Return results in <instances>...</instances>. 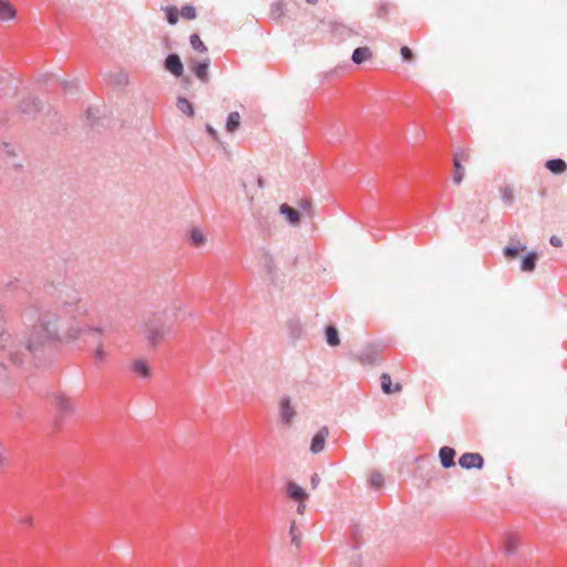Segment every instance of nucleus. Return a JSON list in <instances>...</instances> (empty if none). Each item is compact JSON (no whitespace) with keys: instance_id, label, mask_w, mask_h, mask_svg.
Returning <instances> with one entry per match:
<instances>
[{"instance_id":"32","label":"nucleus","mask_w":567,"mask_h":567,"mask_svg":"<svg viewBox=\"0 0 567 567\" xmlns=\"http://www.w3.org/2000/svg\"><path fill=\"white\" fill-rule=\"evenodd\" d=\"M262 264H264V267L266 268L268 275H272L274 270H275V264H274L272 257L269 254H264Z\"/></svg>"},{"instance_id":"38","label":"nucleus","mask_w":567,"mask_h":567,"mask_svg":"<svg viewBox=\"0 0 567 567\" xmlns=\"http://www.w3.org/2000/svg\"><path fill=\"white\" fill-rule=\"evenodd\" d=\"M7 463V456H6V447L0 442V468H2Z\"/></svg>"},{"instance_id":"47","label":"nucleus","mask_w":567,"mask_h":567,"mask_svg":"<svg viewBox=\"0 0 567 567\" xmlns=\"http://www.w3.org/2000/svg\"><path fill=\"white\" fill-rule=\"evenodd\" d=\"M307 2H309V3H316V2H317V0H307Z\"/></svg>"},{"instance_id":"36","label":"nucleus","mask_w":567,"mask_h":567,"mask_svg":"<svg viewBox=\"0 0 567 567\" xmlns=\"http://www.w3.org/2000/svg\"><path fill=\"white\" fill-rule=\"evenodd\" d=\"M295 529H296V523L292 522V524L290 526L291 543L298 547L300 545V536H298L295 533Z\"/></svg>"},{"instance_id":"43","label":"nucleus","mask_w":567,"mask_h":567,"mask_svg":"<svg viewBox=\"0 0 567 567\" xmlns=\"http://www.w3.org/2000/svg\"><path fill=\"white\" fill-rule=\"evenodd\" d=\"M300 207L303 209V210H310L311 208V203L307 199L302 200L301 204H300Z\"/></svg>"},{"instance_id":"4","label":"nucleus","mask_w":567,"mask_h":567,"mask_svg":"<svg viewBox=\"0 0 567 567\" xmlns=\"http://www.w3.org/2000/svg\"><path fill=\"white\" fill-rule=\"evenodd\" d=\"M52 403L56 409L58 417L63 419L74 413L75 406L71 399L62 393H55L52 399Z\"/></svg>"},{"instance_id":"27","label":"nucleus","mask_w":567,"mask_h":567,"mask_svg":"<svg viewBox=\"0 0 567 567\" xmlns=\"http://www.w3.org/2000/svg\"><path fill=\"white\" fill-rule=\"evenodd\" d=\"M181 16L187 20H194L196 18V9L194 6L186 4L181 9Z\"/></svg>"},{"instance_id":"1","label":"nucleus","mask_w":567,"mask_h":567,"mask_svg":"<svg viewBox=\"0 0 567 567\" xmlns=\"http://www.w3.org/2000/svg\"><path fill=\"white\" fill-rule=\"evenodd\" d=\"M90 310L91 306L82 298L79 290L64 286L59 291L56 305L40 313L38 323L33 327L27 342H17L8 331L1 330L0 349L17 367L23 365L29 360L38 365L41 363V355L48 344L73 343L87 333L96 341L93 359L95 365L101 367L107 359L102 339L105 328L83 322Z\"/></svg>"},{"instance_id":"14","label":"nucleus","mask_w":567,"mask_h":567,"mask_svg":"<svg viewBox=\"0 0 567 567\" xmlns=\"http://www.w3.org/2000/svg\"><path fill=\"white\" fill-rule=\"evenodd\" d=\"M279 212L281 215H284L286 217L287 221L291 226H296L299 224L300 214L296 209L290 207L288 204H281L279 207Z\"/></svg>"},{"instance_id":"6","label":"nucleus","mask_w":567,"mask_h":567,"mask_svg":"<svg viewBox=\"0 0 567 567\" xmlns=\"http://www.w3.org/2000/svg\"><path fill=\"white\" fill-rule=\"evenodd\" d=\"M188 63L197 79L204 83H207L209 80L208 69L210 66V59L205 58L203 61L190 59Z\"/></svg>"},{"instance_id":"34","label":"nucleus","mask_w":567,"mask_h":567,"mask_svg":"<svg viewBox=\"0 0 567 567\" xmlns=\"http://www.w3.org/2000/svg\"><path fill=\"white\" fill-rule=\"evenodd\" d=\"M502 199H503L504 202H509V203H512V202H513V199H514V193H513V189H512L509 186H507V187H505V188L503 189Z\"/></svg>"},{"instance_id":"42","label":"nucleus","mask_w":567,"mask_h":567,"mask_svg":"<svg viewBox=\"0 0 567 567\" xmlns=\"http://www.w3.org/2000/svg\"><path fill=\"white\" fill-rule=\"evenodd\" d=\"M360 360L363 363H372L374 361V358L370 354H367V355H361Z\"/></svg>"},{"instance_id":"3","label":"nucleus","mask_w":567,"mask_h":567,"mask_svg":"<svg viewBox=\"0 0 567 567\" xmlns=\"http://www.w3.org/2000/svg\"><path fill=\"white\" fill-rule=\"evenodd\" d=\"M278 415L279 421L284 426H291L295 417L297 416V410L296 406L292 404L290 396H281L279 401Z\"/></svg>"},{"instance_id":"30","label":"nucleus","mask_w":567,"mask_h":567,"mask_svg":"<svg viewBox=\"0 0 567 567\" xmlns=\"http://www.w3.org/2000/svg\"><path fill=\"white\" fill-rule=\"evenodd\" d=\"M166 19L169 24H175L178 21V12L177 9L174 7H166Z\"/></svg>"},{"instance_id":"29","label":"nucleus","mask_w":567,"mask_h":567,"mask_svg":"<svg viewBox=\"0 0 567 567\" xmlns=\"http://www.w3.org/2000/svg\"><path fill=\"white\" fill-rule=\"evenodd\" d=\"M369 482L371 486L380 488L384 483V477L380 472H373Z\"/></svg>"},{"instance_id":"41","label":"nucleus","mask_w":567,"mask_h":567,"mask_svg":"<svg viewBox=\"0 0 567 567\" xmlns=\"http://www.w3.org/2000/svg\"><path fill=\"white\" fill-rule=\"evenodd\" d=\"M310 482H311V486H312V488H316V487L319 485V483H320V477H319V475L315 473V474L311 476Z\"/></svg>"},{"instance_id":"22","label":"nucleus","mask_w":567,"mask_h":567,"mask_svg":"<svg viewBox=\"0 0 567 567\" xmlns=\"http://www.w3.org/2000/svg\"><path fill=\"white\" fill-rule=\"evenodd\" d=\"M189 240L194 247H200L204 245L206 237L199 228H193L189 231Z\"/></svg>"},{"instance_id":"45","label":"nucleus","mask_w":567,"mask_h":567,"mask_svg":"<svg viewBox=\"0 0 567 567\" xmlns=\"http://www.w3.org/2000/svg\"><path fill=\"white\" fill-rule=\"evenodd\" d=\"M386 12H388L386 6H381L379 9V14L384 16V14H386Z\"/></svg>"},{"instance_id":"33","label":"nucleus","mask_w":567,"mask_h":567,"mask_svg":"<svg viewBox=\"0 0 567 567\" xmlns=\"http://www.w3.org/2000/svg\"><path fill=\"white\" fill-rule=\"evenodd\" d=\"M467 161H468V153L465 150H458L455 153L454 158H453V162H458V163L467 162Z\"/></svg>"},{"instance_id":"11","label":"nucleus","mask_w":567,"mask_h":567,"mask_svg":"<svg viewBox=\"0 0 567 567\" xmlns=\"http://www.w3.org/2000/svg\"><path fill=\"white\" fill-rule=\"evenodd\" d=\"M455 450L450 446H443L440 450L439 456L441 464L444 468H450L455 465Z\"/></svg>"},{"instance_id":"18","label":"nucleus","mask_w":567,"mask_h":567,"mask_svg":"<svg viewBox=\"0 0 567 567\" xmlns=\"http://www.w3.org/2000/svg\"><path fill=\"white\" fill-rule=\"evenodd\" d=\"M16 17V10L7 0H0V20L9 21Z\"/></svg>"},{"instance_id":"5","label":"nucleus","mask_w":567,"mask_h":567,"mask_svg":"<svg viewBox=\"0 0 567 567\" xmlns=\"http://www.w3.org/2000/svg\"><path fill=\"white\" fill-rule=\"evenodd\" d=\"M164 69L175 78H182L184 65L177 53H168L163 63Z\"/></svg>"},{"instance_id":"37","label":"nucleus","mask_w":567,"mask_h":567,"mask_svg":"<svg viewBox=\"0 0 567 567\" xmlns=\"http://www.w3.org/2000/svg\"><path fill=\"white\" fill-rule=\"evenodd\" d=\"M17 522L21 525L25 526H32L33 525V518L30 515L21 516L17 518Z\"/></svg>"},{"instance_id":"20","label":"nucleus","mask_w":567,"mask_h":567,"mask_svg":"<svg viewBox=\"0 0 567 567\" xmlns=\"http://www.w3.org/2000/svg\"><path fill=\"white\" fill-rule=\"evenodd\" d=\"M370 56H371V51L369 48L359 47L353 51L351 59L355 64H361L362 62L368 60Z\"/></svg>"},{"instance_id":"21","label":"nucleus","mask_w":567,"mask_h":567,"mask_svg":"<svg viewBox=\"0 0 567 567\" xmlns=\"http://www.w3.org/2000/svg\"><path fill=\"white\" fill-rule=\"evenodd\" d=\"M240 125V115L238 112H230L227 116V121H226V131L229 132V133H233L235 132L236 130H238Z\"/></svg>"},{"instance_id":"8","label":"nucleus","mask_w":567,"mask_h":567,"mask_svg":"<svg viewBox=\"0 0 567 567\" xmlns=\"http://www.w3.org/2000/svg\"><path fill=\"white\" fill-rule=\"evenodd\" d=\"M329 436V429L327 426H322L312 437L310 444V451L313 454H318L323 451L326 445V440Z\"/></svg>"},{"instance_id":"24","label":"nucleus","mask_w":567,"mask_h":567,"mask_svg":"<svg viewBox=\"0 0 567 567\" xmlns=\"http://www.w3.org/2000/svg\"><path fill=\"white\" fill-rule=\"evenodd\" d=\"M189 43L195 51H198L200 53H206L208 50L197 33H193L189 37Z\"/></svg>"},{"instance_id":"23","label":"nucleus","mask_w":567,"mask_h":567,"mask_svg":"<svg viewBox=\"0 0 567 567\" xmlns=\"http://www.w3.org/2000/svg\"><path fill=\"white\" fill-rule=\"evenodd\" d=\"M326 340L327 343L331 347H336L340 343L339 332L337 328H334L333 326H328L326 328Z\"/></svg>"},{"instance_id":"25","label":"nucleus","mask_w":567,"mask_h":567,"mask_svg":"<svg viewBox=\"0 0 567 567\" xmlns=\"http://www.w3.org/2000/svg\"><path fill=\"white\" fill-rule=\"evenodd\" d=\"M518 543L515 537L508 536L504 544V551L506 555L512 556L516 553Z\"/></svg>"},{"instance_id":"13","label":"nucleus","mask_w":567,"mask_h":567,"mask_svg":"<svg viewBox=\"0 0 567 567\" xmlns=\"http://www.w3.org/2000/svg\"><path fill=\"white\" fill-rule=\"evenodd\" d=\"M287 330L293 341L299 340L303 334V327L298 318H291L287 321Z\"/></svg>"},{"instance_id":"40","label":"nucleus","mask_w":567,"mask_h":567,"mask_svg":"<svg viewBox=\"0 0 567 567\" xmlns=\"http://www.w3.org/2000/svg\"><path fill=\"white\" fill-rule=\"evenodd\" d=\"M549 243L554 247H561L563 246L561 239L559 237H557V236H551L550 239H549Z\"/></svg>"},{"instance_id":"15","label":"nucleus","mask_w":567,"mask_h":567,"mask_svg":"<svg viewBox=\"0 0 567 567\" xmlns=\"http://www.w3.org/2000/svg\"><path fill=\"white\" fill-rule=\"evenodd\" d=\"M545 167L550 171L553 174H561L567 169V164L561 158H553L548 159L545 163Z\"/></svg>"},{"instance_id":"48","label":"nucleus","mask_w":567,"mask_h":567,"mask_svg":"<svg viewBox=\"0 0 567 567\" xmlns=\"http://www.w3.org/2000/svg\"><path fill=\"white\" fill-rule=\"evenodd\" d=\"M69 85H70V83H69V82H64V86H65V89H66Z\"/></svg>"},{"instance_id":"46","label":"nucleus","mask_w":567,"mask_h":567,"mask_svg":"<svg viewBox=\"0 0 567 567\" xmlns=\"http://www.w3.org/2000/svg\"><path fill=\"white\" fill-rule=\"evenodd\" d=\"M258 184H259L260 187L262 186V179L261 178L258 179Z\"/></svg>"},{"instance_id":"17","label":"nucleus","mask_w":567,"mask_h":567,"mask_svg":"<svg viewBox=\"0 0 567 567\" xmlns=\"http://www.w3.org/2000/svg\"><path fill=\"white\" fill-rule=\"evenodd\" d=\"M538 259V255L535 251H530L525 255L522 259L520 269L522 271L530 272L536 267V261Z\"/></svg>"},{"instance_id":"16","label":"nucleus","mask_w":567,"mask_h":567,"mask_svg":"<svg viewBox=\"0 0 567 567\" xmlns=\"http://www.w3.org/2000/svg\"><path fill=\"white\" fill-rule=\"evenodd\" d=\"M380 381H381V389L386 394H391V393L401 391V384L396 383L393 386L391 377L388 373H382Z\"/></svg>"},{"instance_id":"39","label":"nucleus","mask_w":567,"mask_h":567,"mask_svg":"<svg viewBox=\"0 0 567 567\" xmlns=\"http://www.w3.org/2000/svg\"><path fill=\"white\" fill-rule=\"evenodd\" d=\"M206 131L214 140L218 138L217 131L210 124H206Z\"/></svg>"},{"instance_id":"2","label":"nucleus","mask_w":567,"mask_h":567,"mask_svg":"<svg viewBox=\"0 0 567 567\" xmlns=\"http://www.w3.org/2000/svg\"><path fill=\"white\" fill-rule=\"evenodd\" d=\"M172 332V322L165 312L152 315L144 323V334L150 346L163 342Z\"/></svg>"},{"instance_id":"10","label":"nucleus","mask_w":567,"mask_h":567,"mask_svg":"<svg viewBox=\"0 0 567 567\" xmlns=\"http://www.w3.org/2000/svg\"><path fill=\"white\" fill-rule=\"evenodd\" d=\"M287 495L297 502H305L308 498L306 491L292 481L287 483Z\"/></svg>"},{"instance_id":"26","label":"nucleus","mask_w":567,"mask_h":567,"mask_svg":"<svg viewBox=\"0 0 567 567\" xmlns=\"http://www.w3.org/2000/svg\"><path fill=\"white\" fill-rule=\"evenodd\" d=\"M99 115L100 109L97 106H91L86 110V120L91 126L95 125Z\"/></svg>"},{"instance_id":"35","label":"nucleus","mask_w":567,"mask_h":567,"mask_svg":"<svg viewBox=\"0 0 567 567\" xmlns=\"http://www.w3.org/2000/svg\"><path fill=\"white\" fill-rule=\"evenodd\" d=\"M401 55H402V59L405 61V62H411L412 61V58H413V52L410 48L408 47H402L401 48Z\"/></svg>"},{"instance_id":"44","label":"nucleus","mask_w":567,"mask_h":567,"mask_svg":"<svg viewBox=\"0 0 567 567\" xmlns=\"http://www.w3.org/2000/svg\"><path fill=\"white\" fill-rule=\"evenodd\" d=\"M305 509H306V505L303 504V502H299V505L297 507V512L299 514H303Z\"/></svg>"},{"instance_id":"31","label":"nucleus","mask_w":567,"mask_h":567,"mask_svg":"<svg viewBox=\"0 0 567 567\" xmlns=\"http://www.w3.org/2000/svg\"><path fill=\"white\" fill-rule=\"evenodd\" d=\"M526 249V246L522 245V246H507L504 248V255L505 257L507 258H514L517 256V254L519 252V250H525Z\"/></svg>"},{"instance_id":"12","label":"nucleus","mask_w":567,"mask_h":567,"mask_svg":"<svg viewBox=\"0 0 567 567\" xmlns=\"http://www.w3.org/2000/svg\"><path fill=\"white\" fill-rule=\"evenodd\" d=\"M132 371L142 379H148L152 375L151 367L144 359H137L132 363Z\"/></svg>"},{"instance_id":"9","label":"nucleus","mask_w":567,"mask_h":567,"mask_svg":"<svg viewBox=\"0 0 567 567\" xmlns=\"http://www.w3.org/2000/svg\"><path fill=\"white\" fill-rule=\"evenodd\" d=\"M20 112L27 116H34L41 110V102L37 97H28L20 103Z\"/></svg>"},{"instance_id":"7","label":"nucleus","mask_w":567,"mask_h":567,"mask_svg":"<svg viewBox=\"0 0 567 567\" xmlns=\"http://www.w3.org/2000/svg\"><path fill=\"white\" fill-rule=\"evenodd\" d=\"M458 464L465 470H481L484 466V458L480 453H464L458 458Z\"/></svg>"},{"instance_id":"28","label":"nucleus","mask_w":567,"mask_h":567,"mask_svg":"<svg viewBox=\"0 0 567 567\" xmlns=\"http://www.w3.org/2000/svg\"><path fill=\"white\" fill-rule=\"evenodd\" d=\"M453 164H454L453 181L455 184H460L464 177V168H463L462 164L458 162H453Z\"/></svg>"},{"instance_id":"19","label":"nucleus","mask_w":567,"mask_h":567,"mask_svg":"<svg viewBox=\"0 0 567 567\" xmlns=\"http://www.w3.org/2000/svg\"><path fill=\"white\" fill-rule=\"evenodd\" d=\"M177 109L188 117H194L195 111L193 104L184 96H178L176 102Z\"/></svg>"}]
</instances>
